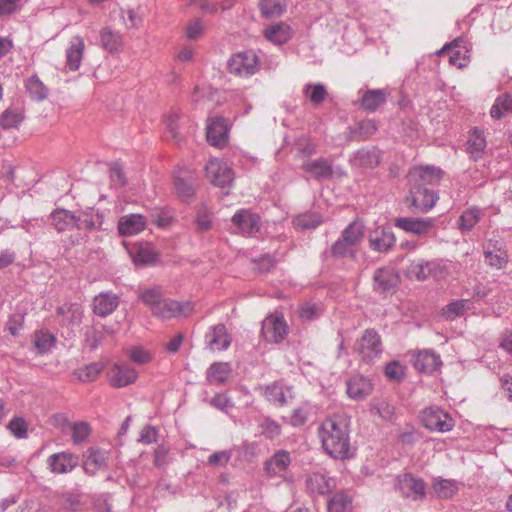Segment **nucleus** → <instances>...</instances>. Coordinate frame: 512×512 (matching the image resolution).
<instances>
[{"label":"nucleus","mask_w":512,"mask_h":512,"mask_svg":"<svg viewBox=\"0 0 512 512\" xmlns=\"http://www.w3.org/2000/svg\"><path fill=\"white\" fill-rule=\"evenodd\" d=\"M307 492L311 495H325L336 488V480L322 472H313L306 476Z\"/></svg>","instance_id":"nucleus-13"},{"label":"nucleus","mask_w":512,"mask_h":512,"mask_svg":"<svg viewBox=\"0 0 512 512\" xmlns=\"http://www.w3.org/2000/svg\"><path fill=\"white\" fill-rule=\"evenodd\" d=\"M228 140V127L223 118H212L207 124V141L213 145L222 147Z\"/></svg>","instance_id":"nucleus-21"},{"label":"nucleus","mask_w":512,"mask_h":512,"mask_svg":"<svg viewBox=\"0 0 512 512\" xmlns=\"http://www.w3.org/2000/svg\"><path fill=\"white\" fill-rule=\"evenodd\" d=\"M302 169L312 178H329L333 173L331 163L322 158L304 163Z\"/></svg>","instance_id":"nucleus-30"},{"label":"nucleus","mask_w":512,"mask_h":512,"mask_svg":"<svg viewBox=\"0 0 512 512\" xmlns=\"http://www.w3.org/2000/svg\"><path fill=\"white\" fill-rule=\"evenodd\" d=\"M364 237V225L360 221L351 222L341 237L332 245L331 254L337 258H354Z\"/></svg>","instance_id":"nucleus-2"},{"label":"nucleus","mask_w":512,"mask_h":512,"mask_svg":"<svg viewBox=\"0 0 512 512\" xmlns=\"http://www.w3.org/2000/svg\"><path fill=\"white\" fill-rule=\"evenodd\" d=\"M231 455V452L226 450L215 452L209 456L208 464L223 467L230 461Z\"/></svg>","instance_id":"nucleus-58"},{"label":"nucleus","mask_w":512,"mask_h":512,"mask_svg":"<svg viewBox=\"0 0 512 512\" xmlns=\"http://www.w3.org/2000/svg\"><path fill=\"white\" fill-rule=\"evenodd\" d=\"M262 335L268 342H281L287 334V325L280 315H270L262 322Z\"/></svg>","instance_id":"nucleus-10"},{"label":"nucleus","mask_w":512,"mask_h":512,"mask_svg":"<svg viewBox=\"0 0 512 512\" xmlns=\"http://www.w3.org/2000/svg\"><path fill=\"white\" fill-rule=\"evenodd\" d=\"M406 274L410 279L417 281L426 280L429 277L427 260L417 259L412 261L406 269Z\"/></svg>","instance_id":"nucleus-37"},{"label":"nucleus","mask_w":512,"mask_h":512,"mask_svg":"<svg viewBox=\"0 0 512 512\" xmlns=\"http://www.w3.org/2000/svg\"><path fill=\"white\" fill-rule=\"evenodd\" d=\"M49 470L53 474H67L78 465V457L70 452H58L50 455L46 461Z\"/></svg>","instance_id":"nucleus-14"},{"label":"nucleus","mask_w":512,"mask_h":512,"mask_svg":"<svg viewBox=\"0 0 512 512\" xmlns=\"http://www.w3.org/2000/svg\"><path fill=\"white\" fill-rule=\"evenodd\" d=\"M385 375L390 380L399 381L405 375V367L398 361H392L386 365Z\"/></svg>","instance_id":"nucleus-54"},{"label":"nucleus","mask_w":512,"mask_h":512,"mask_svg":"<svg viewBox=\"0 0 512 512\" xmlns=\"http://www.w3.org/2000/svg\"><path fill=\"white\" fill-rule=\"evenodd\" d=\"M370 248L379 253H386L395 245L396 237L389 227L378 226L368 236Z\"/></svg>","instance_id":"nucleus-12"},{"label":"nucleus","mask_w":512,"mask_h":512,"mask_svg":"<svg viewBox=\"0 0 512 512\" xmlns=\"http://www.w3.org/2000/svg\"><path fill=\"white\" fill-rule=\"evenodd\" d=\"M146 218L138 213H130V236L138 234L146 227Z\"/></svg>","instance_id":"nucleus-57"},{"label":"nucleus","mask_w":512,"mask_h":512,"mask_svg":"<svg viewBox=\"0 0 512 512\" xmlns=\"http://www.w3.org/2000/svg\"><path fill=\"white\" fill-rule=\"evenodd\" d=\"M407 178L410 186L436 185L442 179V171L433 166H416L410 169Z\"/></svg>","instance_id":"nucleus-8"},{"label":"nucleus","mask_w":512,"mask_h":512,"mask_svg":"<svg viewBox=\"0 0 512 512\" xmlns=\"http://www.w3.org/2000/svg\"><path fill=\"white\" fill-rule=\"evenodd\" d=\"M85 50V43L82 37L75 36L71 39L69 47L66 49V65L71 71H77L80 68Z\"/></svg>","instance_id":"nucleus-23"},{"label":"nucleus","mask_w":512,"mask_h":512,"mask_svg":"<svg viewBox=\"0 0 512 512\" xmlns=\"http://www.w3.org/2000/svg\"><path fill=\"white\" fill-rule=\"evenodd\" d=\"M55 337L48 331H37L34 334V346L39 354L48 352L54 345Z\"/></svg>","instance_id":"nucleus-44"},{"label":"nucleus","mask_w":512,"mask_h":512,"mask_svg":"<svg viewBox=\"0 0 512 512\" xmlns=\"http://www.w3.org/2000/svg\"><path fill=\"white\" fill-rule=\"evenodd\" d=\"M396 487L402 496L406 498L417 500L425 496V483L422 479L416 478L411 474L398 476Z\"/></svg>","instance_id":"nucleus-11"},{"label":"nucleus","mask_w":512,"mask_h":512,"mask_svg":"<svg viewBox=\"0 0 512 512\" xmlns=\"http://www.w3.org/2000/svg\"><path fill=\"white\" fill-rule=\"evenodd\" d=\"M264 35L268 41L281 45L291 38V29L287 24L281 22L267 27Z\"/></svg>","instance_id":"nucleus-32"},{"label":"nucleus","mask_w":512,"mask_h":512,"mask_svg":"<svg viewBox=\"0 0 512 512\" xmlns=\"http://www.w3.org/2000/svg\"><path fill=\"white\" fill-rule=\"evenodd\" d=\"M231 372L229 363L215 362L208 368L206 380L211 385H222L229 379Z\"/></svg>","instance_id":"nucleus-29"},{"label":"nucleus","mask_w":512,"mask_h":512,"mask_svg":"<svg viewBox=\"0 0 512 512\" xmlns=\"http://www.w3.org/2000/svg\"><path fill=\"white\" fill-rule=\"evenodd\" d=\"M193 310L190 302L180 303L175 300L162 299L152 311L154 315L161 318H173L176 316H187Z\"/></svg>","instance_id":"nucleus-15"},{"label":"nucleus","mask_w":512,"mask_h":512,"mask_svg":"<svg viewBox=\"0 0 512 512\" xmlns=\"http://www.w3.org/2000/svg\"><path fill=\"white\" fill-rule=\"evenodd\" d=\"M179 119L180 114L178 111L174 109L168 111L163 117V122L165 124L166 131L175 140H180L181 138V134L179 131Z\"/></svg>","instance_id":"nucleus-45"},{"label":"nucleus","mask_w":512,"mask_h":512,"mask_svg":"<svg viewBox=\"0 0 512 512\" xmlns=\"http://www.w3.org/2000/svg\"><path fill=\"white\" fill-rule=\"evenodd\" d=\"M157 437L158 432L156 428L153 426H146L141 430L138 441L143 444H151L156 442Z\"/></svg>","instance_id":"nucleus-64"},{"label":"nucleus","mask_w":512,"mask_h":512,"mask_svg":"<svg viewBox=\"0 0 512 512\" xmlns=\"http://www.w3.org/2000/svg\"><path fill=\"white\" fill-rule=\"evenodd\" d=\"M27 89L30 91V93L35 94L39 99H44L47 95V89L45 86L35 78L28 80Z\"/></svg>","instance_id":"nucleus-62"},{"label":"nucleus","mask_w":512,"mask_h":512,"mask_svg":"<svg viewBox=\"0 0 512 512\" xmlns=\"http://www.w3.org/2000/svg\"><path fill=\"white\" fill-rule=\"evenodd\" d=\"M207 347L212 351L226 350L231 343V337L223 324H218L209 329L205 335Z\"/></svg>","instance_id":"nucleus-19"},{"label":"nucleus","mask_w":512,"mask_h":512,"mask_svg":"<svg viewBox=\"0 0 512 512\" xmlns=\"http://www.w3.org/2000/svg\"><path fill=\"white\" fill-rule=\"evenodd\" d=\"M379 154L375 149L358 150L353 157V163L363 168H373L379 164Z\"/></svg>","instance_id":"nucleus-36"},{"label":"nucleus","mask_w":512,"mask_h":512,"mask_svg":"<svg viewBox=\"0 0 512 512\" xmlns=\"http://www.w3.org/2000/svg\"><path fill=\"white\" fill-rule=\"evenodd\" d=\"M374 290L379 293L392 291L398 284L399 276L390 267L378 268L374 273Z\"/></svg>","instance_id":"nucleus-20"},{"label":"nucleus","mask_w":512,"mask_h":512,"mask_svg":"<svg viewBox=\"0 0 512 512\" xmlns=\"http://www.w3.org/2000/svg\"><path fill=\"white\" fill-rule=\"evenodd\" d=\"M23 114L15 109H6L0 117V125L3 129H17L23 121Z\"/></svg>","instance_id":"nucleus-43"},{"label":"nucleus","mask_w":512,"mask_h":512,"mask_svg":"<svg viewBox=\"0 0 512 512\" xmlns=\"http://www.w3.org/2000/svg\"><path fill=\"white\" fill-rule=\"evenodd\" d=\"M370 413L384 421H391L394 416V406L386 398H374L369 404Z\"/></svg>","instance_id":"nucleus-35"},{"label":"nucleus","mask_w":512,"mask_h":512,"mask_svg":"<svg viewBox=\"0 0 512 512\" xmlns=\"http://www.w3.org/2000/svg\"><path fill=\"white\" fill-rule=\"evenodd\" d=\"M318 434L323 449L331 457L345 459L352 456L347 416L337 414L325 419L319 426Z\"/></svg>","instance_id":"nucleus-1"},{"label":"nucleus","mask_w":512,"mask_h":512,"mask_svg":"<svg viewBox=\"0 0 512 512\" xmlns=\"http://www.w3.org/2000/svg\"><path fill=\"white\" fill-rule=\"evenodd\" d=\"M234 232L244 236L256 233L260 228V218L247 209H240L231 218Z\"/></svg>","instance_id":"nucleus-9"},{"label":"nucleus","mask_w":512,"mask_h":512,"mask_svg":"<svg viewBox=\"0 0 512 512\" xmlns=\"http://www.w3.org/2000/svg\"><path fill=\"white\" fill-rule=\"evenodd\" d=\"M205 171L210 182L215 186H229L234 179V172L230 165L218 158L210 159L205 166Z\"/></svg>","instance_id":"nucleus-6"},{"label":"nucleus","mask_w":512,"mask_h":512,"mask_svg":"<svg viewBox=\"0 0 512 512\" xmlns=\"http://www.w3.org/2000/svg\"><path fill=\"white\" fill-rule=\"evenodd\" d=\"M486 148V139L483 132L479 129H474L468 139V151L477 158Z\"/></svg>","instance_id":"nucleus-38"},{"label":"nucleus","mask_w":512,"mask_h":512,"mask_svg":"<svg viewBox=\"0 0 512 512\" xmlns=\"http://www.w3.org/2000/svg\"><path fill=\"white\" fill-rule=\"evenodd\" d=\"M130 360L137 364H146L152 360L151 353L143 347L130 348Z\"/></svg>","instance_id":"nucleus-55"},{"label":"nucleus","mask_w":512,"mask_h":512,"mask_svg":"<svg viewBox=\"0 0 512 512\" xmlns=\"http://www.w3.org/2000/svg\"><path fill=\"white\" fill-rule=\"evenodd\" d=\"M421 422L426 429L441 433L451 431L455 426L453 418L436 406L425 408L421 412Z\"/></svg>","instance_id":"nucleus-3"},{"label":"nucleus","mask_w":512,"mask_h":512,"mask_svg":"<svg viewBox=\"0 0 512 512\" xmlns=\"http://www.w3.org/2000/svg\"><path fill=\"white\" fill-rule=\"evenodd\" d=\"M410 197L411 205L421 212L431 210L439 198L433 191L420 186H411Z\"/></svg>","instance_id":"nucleus-17"},{"label":"nucleus","mask_w":512,"mask_h":512,"mask_svg":"<svg viewBox=\"0 0 512 512\" xmlns=\"http://www.w3.org/2000/svg\"><path fill=\"white\" fill-rule=\"evenodd\" d=\"M265 396L271 403L275 405L282 406L287 402L284 388L276 383H273L266 387Z\"/></svg>","instance_id":"nucleus-47"},{"label":"nucleus","mask_w":512,"mask_h":512,"mask_svg":"<svg viewBox=\"0 0 512 512\" xmlns=\"http://www.w3.org/2000/svg\"><path fill=\"white\" fill-rule=\"evenodd\" d=\"M482 247L486 265L497 270L507 266L509 255L506 244L502 239L489 238L483 243Z\"/></svg>","instance_id":"nucleus-4"},{"label":"nucleus","mask_w":512,"mask_h":512,"mask_svg":"<svg viewBox=\"0 0 512 512\" xmlns=\"http://www.w3.org/2000/svg\"><path fill=\"white\" fill-rule=\"evenodd\" d=\"M228 69L237 76H251L258 70V57L253 51L238 52L229 59Z\"/></svg>","instance_id":"nucleus-5"},{"label":"nucleus","mask_w":512,"mask_h":512,"mask_svg":"<svg viewBox=\"0 0 512 512\" xmlns=\"http://www.w3.org/2000/svg\"><path fill=\"white\" fill-rule=\"evenodd\" d=\"M107 453L104 450L91 448L84 455L83 468L90 475L96 474L105 468Z\"/></svg>","instance_id":"nucleus-24"},{"label":"nucleus","mask_w":512,"mask_h":512,"mask_svg":"<svg viewBox=\"0 0 512 512\" xmlns=\"http://www.w3.org/2000/svg\"><path fill=\"white\" fill-rule=\"evenodd\" d=\"M471 301L467 299L457 300L447 305L444 313L448 318L454 319L471 308Z\"/></svg>","instance_id":"nucleus-50"},{"label":"nucleus","mask_w":512,"mask_h":512,"mask_svg":"<svg viewBox=\"0 0 512 512\" xmlns=\"http://www.w3.org/2000/svg\"><path fill=\"white\" fill-rule=\"evenodd\" d=\"M442 364L440 356L432 350L419 351L414 358L413 366L424 373H432Z\"/></svg>","instance_id":"nucleus-22"},{"label":"nucleus","mask_w":512,"mask_h":512,"mask_svg":"<svg viewBox=\"0 0 512 512\" xmlns=\"http://www.w3.org/2000/svg\"><path fill=\"white\" fill-rule=\"evenodd\" d=\"M388 95L387 89L367 90L361 97V107L369 112H374L386 102Z\"/></svg>","instance_id":"nucleus-26"},{"label":"nucleus","mask_w":512,"mask_h":512,"mask_svg":"<svg viewBox=\"0 0 512 512\" xmlns=\"http://www.w3.org/2000/svg\"><path fill=\"white\" fill-rule=\"evenodd\" d=\"M7 428L16 438H25L27 435V423L21 418L12 419Z\"/></svg>","instance_id":"nucleus-56"},{"label":"nucleus","mask_w":512,"mask_h":512,"mask_svg":"<svg viewBox=\"0 0 512 512\" xmlns=\"http://www.w3.org/2000/svg\"><path fill=\"white\" fill-rule=\"evenodd\" d=\"M109 384L113 387L128 385L127 367L124 362H114L107 371Z\"/></svg>","instance_id":"nucleus-34"},{"label":"nucleus","mask_w":512,"mask_h":512,"mask_svg":"<svg viewBox=\"0 0 512 512\" xmlns=\"http://www.w3.org/2000/svg\"><path fill=\"white\" fill-rule=\"evenodd\" d=\"M72 440L74 443L84 442L91 433V427L86 422H78L71 425Z\"/></svg>","instance_id":"nucleus-52"},{"label":"nucleus","mask_w":512,"mask_h":512,"mask_svg":"<svg viewBox=\"0 0 512 512\" xmlns=\"http://www.w3.org/2000/svg\"><path fill=\"white\" fill-rule=\"evenodd\" d=\"M506 112H512V97L509 94H503L496 98L491 107L490 115L494 119H500Z\"/></svg>","instance_id":"nucleus-39"},{"label":"nucleus","mask_w":512,"mask_h":512,"mask_svg":"<svg viewBox=\"0 0 512 512\" xmlns=\"http://www.w3.org/2000/svg\"><path fill=\"white\" fill-rule=\"evenodd\" d=\"M433 490L440 498H450L457 492V485L452 480H436L433 483Z\"/></svg>","instance_id":"nucleus-48"},{"label":"nucleus","mask_w":512,"mask_h":512,"mask_svg":"<svg viewBox=\"0 0 512 512\" xmlns=\"http://www.w3.org/2000/svg\"><path fill=\"white\" fill-rule=\"evenodd\" d=\"M373 386L369 379L362 376L352 377L347 382V394L354 400H360L372 392Z\"/></svg>","instance_id":"nucleus-25"},{"label":"nucleus","mask_w":512,"mask_h":512,"mask_svg":"<svg viewBox=\"0 0 512 512\" xmlns=\"http://www.w3.org/2000/svg\"><path fill=\"white\" fill-rule=\"evenodd\" d=\"M436 219L432 217L414 218L399 217L395 219L394 225L407 232L419 237L428 236L435 228Z\"/></svg>","instance_id":"nucleus-7"},{"label":"nucleus","mask_w":512,"mask_h":512,"mask_svg":"<svg viewBox=\"0 0 512 512\" xmlns=\"http://www.w3.org/2000/svg\"><path fill=\"white\" fill-rule=\"evenodd\" d=\"M304 95L314 105H320L327 97V91L323 84H306L303 88Z\"/></svg>","instance_id":"nucleus-41"},{"label":"nucleus","mask_w":512,"mask_h":512,"mask_svg":"<svg viewBox=\"0 0 512 512\" xmlns=\"http://www.w3.org/2000/svg\"><path fill=\"white\" fill-rule=\"evenodd\" d=\"M163 294L160 287H152L139 291L140 300L150 306L152 311L155 306L162 300Z\"/></svg>","instance_id":"nucleus-49"},{"label":"nucleus","mask_w":512,"mask_h":512,"mask_svg":"<svg viewBox=\"0 0 512 512\" xmlns=\"http://www.w3.org/2000/svg\"><path fill=\"white\" fill-rule=\"evenodd\" d=\"M168 453L169 449L166 446H158L154 452V465L158 468L165 467L169 462Z\"/></svg>","instance_id":"nucleus-63"},{"label":"nucleus","mask_w":512,"mask_h":512,"mask_svg":"<svg viewBox=\"0 0 512 512\" xmlns=\"http://www.w3.org/2000/svg\"><path fill=\"white\" fill-rule=\"evenodd\" d=\"M157 258L158 254L150 243L135 244L132 260L136 266L152 265L156 263Z\"/></svg>","instance_id":"nucleus-27"},{"label":"nucleus","mask_w":512,"mask_h":512,"mask_svg":"<svg viewBox=\"0 0 512 512\" xmlns=\"http://www.w3.org/2000/svg\"><path fill=\"white\" fill-rule=\"evenodd\" d=\"M51 221L58 232L75 228L76 216L66 209H57L51 214Z\"/></svg>","instance_id":"nucleus-33"},{"label":"nucleus","mask_w":512,"mask_h":512,"mask_svg":"<svg viewBox=\"0 0 512 512\" xmlns=\"http://www.w3.org/2000/svg\"><path fill=\"white\" fill-rule=\"evenodd\" d=\"M428 269H429V277H433L435 279L443 278L447 271L445 265L438 260L427 261Z\"/></svg>","instance_id":"nucleus-59"},{"label":"nucleus","mask_w":512,"mask_h":512,"mask_svg":"<svg viewBox=\"0 0 512 512\" xmlns=\"http://www.w3.org/2000/svg\"><path fill=\"white\" fill-rule=\"evenodd\" d=\"M350 502L346 495L337 493L328 501V512H347Z\"/></svg>","instance_id":"nucleus-51"},{"label":"nucleus","mask_w":512,"mask_h":512,"mask_svg":"<svg viewBox=\"0 0 512 512\" xmlns=\"http://www.w3.org/2000/svg\"><path fill=\"white\" fill-rule=\"evenodd\" d=\"M260 10L266 18L280 16L286 7L285 0H261Z\"/></svg>","instance_id":"nucleus-42"},{"label":"nucleus","mask_w":512,"mask_h":512,"mask_svg":"<svg viewBox=\"0 0 512 512\" xmlns=\"http://www.w3.org/2000/svg\"><path fill=\"white\" fill-rule=\"evenodd\" d=\"M194 181L191 174L183 170L178 175H175V191L178 197L183 200H188L194 194Z\"/></svg>","instance_id":"nucleus-31"},{"label":"nucleus","mask_w":512,"mask_h":512,"mask_svg":"<svg viewBox=\"0 0 512 512\" xmlns=\"http://www.w3.org/2000/svg\"><path fill=\"white\" fill-rule=\"evenodd\" d=\"M102 369V365L92 363L75 370L74 375L82 382H92L97 379Z\"/></svg>","instance_id":"nucleus-46"},{"label":"nucleus","mask_w":512,"mask_h":512,"mask_svg":"<svg viewBox=\"0 0 512 512\" xmlns=\"http://www.w3.org/2000/svg\"><path fill=\"white\" fill-rule=\"evenodd\" d=\"M259 428L261 430V433L270 439H273V438L279 436L281 433L280 425L276 421H274L270 418H265L259 424Z\"/></svg>","instance_id":"nucleus-53"},{"label":"nucleus","mask_w":512,"mask_h":512,"mask_svg":"<svg viewBox=\"0 0 512 512\" xmlns=\"http://www.w3.org/2000/svg\"><path fill=\"white\" fill-rule=\"evenodd\" d=\"M359 352L364 360L368 362L377 358L381 352V339L379 334L373 329H367L359 343Z\"/></svg>","instance_id":"nucleus-16"},{"label":"nucleus","mask_w":512,"mask_h":512,"mask_svg":"<svg viewBox=\"0 0 512 512\" xmlns=\"http://www.w3.org/2000/svg\"><path fill=\"white\" fill-rule=\"evenodd\" d=\"M211 405L225 412L233 407L231 399L226 394L215 395L211 400Z\"/></svg>","instance_id":"nucleus-61"},{"label":"nucleus","mask_w":512,"mask_h":512,"mask_svg":"<svg viewBox=\"0 0 512 512\" xmlns=\"http://www.w3.org/2000/svg\"><path fill=\"white\" fill-rule=\"evenodd\" d=\"M118 297L112 293H101L93 300V311L104 317L111 314L118 306Z\"/></svg>","instance_id":"nucleus-28"},{"label":"nucleus","mask_w":512,"mask_h":512,"mask_svg":"<svg viewBox=\"0 0 512 512\" xmlns=\"http://www.w3.org/2000/svg\"><path fill=\"white\" fill-rule=\"evenodd\" d=\"M481 210L477 207H472L465 210L459 219L458 225L462 231H471L479 222Z\"/></svg>","instance_id":"nucleus-40"},{"label":"nucleus","mask_w":512,"mask_h":512,"mask_svg":"<svg viewBox=\"0 0 512 512\" xmlns=\"http://www.w3.org/2000/svg\"><path fill=\"white\" fill-rule=\"evenodd\" d=\"M290 464V453L285 450H279L266 460L264 467L270 477H283Z\"/></svg>","instance_id":"nucleus-18"},{"label":"nucleus","mask_w":512,"mask_h":512,"mask_svg":"<svg viewBox=\"0 0 512 512\" xmlns=\"http://www.w3.org/2000/svg\"><path fill=\"white\" fill-rule=\"evenodd\" d=\"M204 31V24L199 19L191 21L186 29V36L190 40L199 38Z\"/></svg>","instance_id":"nucleus-60"}]
</instances>
